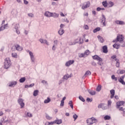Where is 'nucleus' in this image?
<instances>
[{"label": "nucleus", "mask_w": 125, "mask_h": 125, "mask_svg": "<svg viewBox=\"0 0 125 125\" xmlns=\"http://www.w3.org/2000/svg\"><path fill=\"white\" fill-rule=\"evenodd\" d=\"M11 66V61H10V59L9 58H6L5 59L4 62V69H8L9 67Z\"/></svg>", "instance_id": "1"}, {"label": "nucleus", "mask_w": 125, "mask_h": 125, "mask_svg": "<svg viewBox=\"0 0 125 125\" xmlns=\"http://www.w3.org/2000/svg\"><path fill=\"white\" fill-rule=\"evenodd\" d=\"M26 52H27L29 54L31 62L36 63V58L35 57V55H34V53H33V52L29 50H27Z\"/></svg>", "instance_id": "2"}, {"label": "nucleus", "mask_w": 125, "mask_h": 125, "mask_svg": "<svg viewBox=\"0 0 125 125\" xmlns=\"http://www.w3.org/2000/svg\"><path fill=\"white\" fill-rule=\"evenodd\" d=\"M87 124H90V125H93V124H97L98 120L94 117H91L86 120Z\"/></svg>", "instance_id": "3"}, {"label": "nucleus", "mask_w": 125, "mask_h": 125, "mask_svg": "<svg viewBox=\"0 0 125 125\" xmlns=\"http://www.w3.org/2000/svg\"><path fill=\"white\" fill-rule=\"evenodd\" d=\"M119 42L121 43L122 42H124V36H123V35L117 36L116 39L115 40H114L112 41V42Z\"/></svg>", "instance_id": "4"}, {"label": "nucleus", "mask_w": 125, "mask_h": 125, "mask_svg": "<svg viewBox=\"0 0 125 125\" xmlns=\"http://www.w3.org/2000/svg\"><path fill=\"white\" fill-rule=\"evenodd\" d=\"M24 100L21 98H20L18 100V103L20 105L21 109L24 107L25 106V103H24Z\"/></svg>", "instance_id": "5"}, {"label": "nucleus", "mask_w": 125, "mask_h": 125, "mask_svg": "<svg viewBox=\"0 0 125 125\" xmlns=\"http://www.w3.org/2000/svg\"><path fill=\"white\" fill-rule=\"evenodd\" d=\"M90 6V2L88 1L84 3L83 5L82 6V8L83 9H85L89 7Z\"/></svg>", "instance_id": "6"}, {"label": "nucleus", "mask_w": 125, "mask_h": 125, "mask_svg": "<svg viewBox=\"0 0 125 125\" xmlns=\"http://www.w3.org/2000/svg\"><path fill=\"white\" fill-rule=\"evenodd\" d=\"M125 104L124 101H119L116 103V108L119 109L121 106H123Z\"/></svg>", "instance_id": "7"}, {"label": "nucleus", "mask_w": 125, "mask_h": 125, "mask_svg": "<svg viewBox=\"0 0 125 125\" xmlns=\"http://www.w3.org/2000/svg\"><path fill=\"white\" fill-rule=\"evenodd\" d=\"M92 58L94 60H97L98 61H100L101 62H102L103 61V60L102 59V58H100L99 56L96 55L92 56Z\"/></svg>", "instance_id": "8"}, {"label": "nucleus", "mask_w": 125, "mask_h": 125, "mask_svg": "<svg viewBox=\"0 0 125 125\" xmlns=\"http://www.w3.org/2000/svg\"><path fill=\"white\" fill-rule=\"evenodd\" d=\"M75 63V61L74 60H69L65 63L66 67H69L72 65V64H74Z\"/></svg>", "instance_id": "9"}, {"label": "nucleus", "mask_w": 125, "mask_h": 125, "mask_svg": "<svg viewBox=\"0 0 125 125\" xmlns=\"http://www.w3.org/2000/svg\"><path fill=\"white\" fill-rule=\"evenodd\" d=\"M98 108H102L103 110H106V109L107 108V106L105 105V104H99V105L98 106Z\"/></svg>", "instance_id": "10"}, {"label": "nucleus", "mask_w": 125, "mask_h": 125, "mask_svg": "<svg viewBox=\"0 0 125 125\" xmlns=\"http://www.w3.org/2000/svg\"><path fill=\"white\" fill-rule=\"evenodd\" d=\"M101 20V22L103 23V26H106V23H105V22H106V17H105V16L104 15H102V18Z\"/></svg>", "instance_id": "11"}, {"label": "nucleus", "mask_w": 125, "mask_h": 125, "mask_svg": "<svg viewBox=\"0 0 125 125\" xmlns=\"http://www.w3.org/2000/svg\"><path fill=\"white\" fill-rule=\"evenodd\" d=\"M15 47L16 50H18V51H22V50H23V48L20 46L19 44L16 45Z\"/></svg>", "instance_id": "12"}, {"label": "nucleus", "mask_w": 125, "mask_h": 125, "mask_svg": "<svg viewBox=\"0 0 125 125\" xmlns=\"http://www.w3.org/2000/svg\"><path fill=\"white\" fill-rule=\"evenodd\" d=\"M103 51L104 53H108V47H107V45H104L103 47Z\"/></svg>", "instance_id": "13"}, {"label": "nucleus", "mask_w": 125, "mask_h": 125, "mask_svg": "<svg viewBox=\"0 0 125 125\" xmlns=\"http://www.w3.org/2000/svg\"><path fill=\"white\" fill-rule=\"evenodd\" d=\"M110 92L111 94L110 98L111 99H113V98H114V97L115 96V90L114 89L111 90L110 91Z\"/></svg>", "instance_id": "14"}, {"label": "nucleus", "mask_w": 125, "mask_h": 125, "mask_svg": "<svg viewBox=\"0 0 125 125\" xmlns=\"http://www.w3.org/2000/svg\"><path fill=\"white\" fill-rule=\"evenodd\" d=\"M17 82H16V81H14V82H11L10 83H9V86H10V87H14V86H15V85H17Z\"/></svg>", "instance_id": "15"}, {"label": "nucleus", "mask_w": 125, "mask_h": 125, "mask_svg": "<svg viewBox=\"0 0 125 125\" xmlns=\"http://www.w3.org/2000/svg\"><path fill=\"white\" fill-rule=\"evenodd\" d=\"M115 23L117 24V25H125V21H116Z\"/></svg>", "instance_id": "16"}, {"label": "nucleus", "mask_w": 125, "mask_h": 125, "mask_svg": "<svg viewBox=\"0 0 125 125\" xmlns=\"http://www.w3.org/2000/svg\"><path fill=\"white\" fill-rule=\"evenodd\" d=\"M11 13L12 15H13V16H15L16 15H17L18 12H17V10H16L15 9H13L11 11Z\"/></svg>", "instance_id": "17"}, {"label": "nucleus", "mask_w": 125, "mask_h": 125, "mask_svg": "<svg viewBox=\"0 0 125 125\" xmlns=\"http://www.w3.org/2000/svg\"><path fill=\"white\" fill-rule=\"evenodd\" d=\"M88 92L89 93V94H90V95H95V94H96V92L95 91L90 89L88 90Z\"/></svg>", "instance_id": "18"}, {"label": "nucleus", "mask_w": 125, "mask_h": 125, "mask_svg": "<svg viewBox=\"0 0 125 125\" xmlns=\"http://www.w3.org/2000/svg\"><path fill=\"white\" fill-rule=\"evenodd\" d=\"M52 13L50 12L46 11L44 15L46 16V17H51Z\"/></svg>", "instance_id": "19"}, {"label": "nucleus", "mask_w": 125, "mask_h": 125, "mask_svg": "<svg viewBox=\"0 0 125 125\" xmlns=\"http://www.w3.org/2000/svg\"><path fill=\"white\" fill-rule=\"evenodd\" d=\"M72 76L71 75H69V74H65L64 75V76L62 77V80H68L69 78H71Z\"/></svg>", "instance_id": "20"}, {"label": "nucleus", "mask_w": 125, "mask_h": 125, "mask_svg": "<svg viewBox=\"0 0 125 125\" xmlns=\"http://www.w3.org/2000/svg\"><path fill=\"white\" fill-rule=\"evenodd\" d=\"M97 38L98 39H99L100 42H101L102 43H103V42H104V39H103L102 37L99 35L98 36Z\"/></svg>", "instance_id": "21"}, {"label": "nucleus", "mask_w": 125, "mask_h": 125, "mask_svg": "<svg viewBox=\"0 0 125 125\" xmlns=\"http://www.w3.org/2000/svg\"><path fill=\"white\" fill-rule=\"evenodd\" d=\"M55 124H57V125H61V124H62V120L57 119L55 121Z\"/></svg>", "instance_id": "22"}, {"label": "nucleus", "mask_w": 125, "mask_h": 125, "mask_svg": "<svg viewBox=\"0 0 125 125\" xmlns=\"http://www.w3.org/2000/svg\"><path fill=\"white\" fill-rule=\"evenodd\" d=\"M59 16V14H56V13H52L51 17H54V18H57Z\"/></svg>", "instance_id": "23"}, {"label": "nucleus", "mask_w": 125, "mask_h": 125, "mask_svg": "<svg viewBox=\"0 0 125 125\" xmlns=\"http://www.w3.org/2000/svg\"><path fill=\"white\" fill-rule=\"evenodd\" d=\"M50 101H51V100L50 99V98L49 97H47V99H45L44 101V103L45 104H47V103H49V102H50Z\"/></svg>", "instance_id": "24"}, {"label": "nucleus", "mask_w": 125, "mask_h": 125, "mask_svg": "<svg viewBox=\"0 0 125 125\" xmlns=\"http://www.w3.org/2000/svg\"><path fill=\"white\" fill-rule=\"evenodd\" d=\"M58 34H59L60 36H62V35L64 34V29H62V28L60 29L58 31Z\"/></svg>", "instance_id": "25"}, {"label": "nucleus", "mask_w": 125, "mask_h": 125, "mask_svg": "<svg viewBox=\"0 0 125 125\" xmlns=\"http://www.w3.org/2000/svg\"><path fill=\"white\" fill-rule=\"evenodd\" d=\"M90 75H91V72H90L89 70H88L85 72L84 75V77H86V76H90Z\"/></svg>", "instance_id": "26"}, {"label": "nucleus", "mask_w": 125, "mask_h": 125, "mask_svg": "<svg viewBox=\"0 0 125 125\" xmlns=\"http://www.w3.org/2000/svg\"><path fill=\"white\" fill-rule=\"evenodd\" d=\"M25 114L26 117H29V118H32V117H33V115H32V113L30 112H25Z\"/></svg>", "instance_id": "27"}, {"label": "nucleus", "mask_w": 125, "mask_h": 125, "mask_svg": "<svg viewBox=\"0 0 125 125\" xmlns=\"http://www.w3.org/2000/svg\"><path fill=\"white\" fill-rule=\"evenodd\" d=\"M113 47H114V48H116V49H119L120 48V45L117 43H114L113 45Z\"/></svg>", "instance_id": "28"}, {"label": "nucleus", "mask_w": 125, "mask_h": 125, "mask_svg": "<svg viewBox=\"0 0 125 125\" xmlns=\"http://www.w3.org/2000/svg\"><path fill=\"white\" fill-rule=\"evenodd\" d=\"M38 94H39V90H35L33 92V96H38Z\"/></svg>", "instance_id": "29"}, {"label": "nucleus", "mask_w": 125, "mask_h": 125, "mask_svg": "<svg viewBox=\"0 0 125 125\" xmlns=\"http://www.w3.org/2000/svg\"><path fill=\"white\" fill-rule=\"evenodd\" d=\"M26 81L25 77H22L20 79V83H23Z\"/></svg>", "instance_id": "30"}, {"label": "nucleus", "mask_w": 125, "mask_h": 125, "mask_svg": "<svg viewBox=\"0 0 125 125\" xmlns=\"http://www.w3.org/2000/svg\"><path fill=\"white\" fill-rule=\"evenodd\" d=\"M78 56L80 58H82L83 57H85L84 53H79L78 54Z\"/></svg>", "instance_id": "31"}, {"label": "nucleus", "mask_w": 125, "mask_h": 125, "mask_svg": "<svg viewBox=\"0 0 125 125\" xmlns=\"http://www.w3.org/2000/svg\"><path fill=\"white\" fill-rule=\"evenodd\" d=\"M107 5L108 7H112V6H114V2L112 1H109L108 3L107 4Z\"/></svg>", "instance_id": "32"}, {"label": "nucleus", "mask_w": 125, "mask_h": 125, "mask_svg": "<svg viewBox=\"0 0 125 125\" xmlns=\"http://www.w3.org/2000/svg\"><path fill=\"white\" fill-rule=\"evenodd\" d=\"M68 104L71 107V109H74V105H73V101H70L68 103Z\"/></svg>", "instance_id": "33"}, {"label": "nucleus", "mask_w": 125, "mask_h": 125, "mask_svg": "<svg viewBox=\"0 0 125 125\" xmlns=\"http://www.w3.org/2000/svg\"><path fill=\"white\" fill-rule=\"evenodd\" d=\"M102 4L104 7H107L108 6V3H107V1H103L102 2Z\"/></svg>", "instance_id": "34"}, {"label": "nucleus", "mask_w": 125, "mask_h": 125, "mask_svg": "<svg viewBox=\"0 0 125 125\" xmlns=\"http://www.w3.org/2000/svg\"><path fill=\"white\" fill-rule=\"evenodd\" d=\"M102 87V86H101V85L100 84L98 85V86L97 87L96 91L98 92L100 91V90H101Z\"/></svg>", "instance_id": "35"}, {"label": "nucleus", "mask_w": 125, "mask_h": 125, "mask_svg": "<svg viewBox=\"0 0 125 125\" xmlns=\"http://www.w3.org/2000/svg\"><path fill=\"white\" fill-rule=\"evenodd\" d=\"M104 120H105V121L107 120H110V119H111V116H109V115H105L104 118Z\"/></svg>", "instance_id": "36"}, {"label": "nucleus", "mask_w": 125, "mask_h": 125, "mask_svg": "<svg viewBox=\"0 0 125 125\" xmlns=\"http://www.w3.org/2000/svg\"><path fill=\"white\" fill-rule=\"evenodd\" d=\"M12 57H14V58H17L18 57V56L16 53H12Z\"/></svg>", "instance_id": "37"}, {"label": "nucleus", "mask_w": 125, "mask_h": 125, "mask_svg": "<svg viewBox=\"0 0 125 125\" xmlns=\"http://www.w3.org/2000/svg\"><path fill=\"white\" fill-rule=\"evenodd\" d=\"M89 54V50H86L85 51V52H84V55H85V56H87V55H88Z\"/></svg>", "instance_id": "38"}, {"label": "nucleus", "mask_w": 125, "mask_h": 125, "mask_svg": "<svg viewBox=\"0 0 125 125\" xmlns=\"http://www.w3.org/2000/svg\"><path fill=\"white\" fill-rule=\"evenodd\" d=\"M99 31H100V27H97L93 30V33H97V32H98Z\"/></svg>", "instance_id": "39"}, {"label": "nucleus", "mask_w": 125, "mask_h": 125, "mask_svg": "<svg viewBox=\"0 0 125 125\" xmlns=\"http://www.w3.org/2000/svg\"><path fill=\"white\" fill-rule=\"evenodd\" d=\"M73 118L74 119V121H76L78 119V115L75 113H73Z\"/></svg>", "instance_id": "40"}, {"label": "nucleus", "mask_w": 125, "mask_h": 125, "mask_svg": "<svg viewBox=\"0 0 125 125\" xmlns=\"http://www.w3.org/2000/svg\"><path fill=\"white\" fill-rule=\"evenodd\" d=\"M79 99H80V100H81V101H82V102H84L85 101V100H84V99L83 98V96H80L79 97Z\"/></svg>", "instance_id": "41"}, {"label": "nucleus", "mask_w": 125, "mask_h": 125, "mask_svg": "<svg viewBox=\"0 0 125 125\" xmlns=\"http://www.w3.org/2000/svg\"><path fill=\"white\" fill-rule=\"evenodd\" d=\"M45 117L47 120H52V117L49 116V115H48L47 114H46Z\"/></svg>", "instance_id": "42"}, {"label": "nucleus", "mask_w": 125, "mask_h": 125, "mask_svg": "<svg viewBox=\"0 0 125 125\" xmlns=\"http://www.w3.org/2000/svg\"><path fill=\"white\" fill-rule=\"evenodd\" d=\"M46 124H47V125H54V124H55V121L51 122H47Z\"/></svg>", "instance_id": "43"}, {"label": "nucleus", "mask_w": 125, "mask_h": 125, "mask_svg": "<svg viewBox=\"0 0 125 125\" xmlns=\"http://www.w3.org/2000/svg\"><path fill=\"white\" fill-rule=\"evenodd\" d=\"M111 104H112V101L109 100L107 101V106L108 107H111Z\"/></svg>", "instance_id": "44"}, {"label": "nucleus", "mask_w": 125, "mask_h": 125, "mask_svg": "<svg viewBox=\"0 0 125 125\" xmlns=\"http://www.w3.org/2000/svg\"><path fill=\"white\" fill-rule=\"evenodd\" d=\"M101 10H105V8H100V7H98L97 8V11H100Z\"/></svg>", "instance_id": "45"}, {"label": "nucleus", "mask_w": 125, "mask_h": 125, "mask_svg": "<svg viewBox=\"0 0 125 125\" xmlns=\"http://www.w3.org/2000/svg\"><path fill=\"white\" fill-rule=\"evenodd\" d=\"M54 45H55V46H57L58 44V41H57V40H54Z\"/></svg>", "instance_id": "46"}, {"label": "nucleus", "mask_w": 125, "mask_h": 125, "mask_svg": "<svg viewBox=\"0 0 125 125\" xmlns=\"http://www.w3.org/2000/svg\"><path fill=\"white\" fill-rule=\"evenodd\" d=\"M28 16H29V17H31V18L34 17V15L33 14V13H28Z\"/></svg>", "instance_id": "47"}, {"label": "nucleus", "mask_w": 125, "mask_h": 125, "mask_svg": "<svg viewBox=\"0 0 125 125\" xmlns=\"http://www.w3.org/2000/svg\"><path fill=\"white\" fill-rule=\"evenodd\" d=\"M86 101L87 102H92V99H90L89 98H87Z\"/></svg>", "instance_id": "48"}, {"label": "nucleus", "mask_w": 125, "mask_h": 125, "mask_svg": "<svg viewBox=\"0 0 125 125\" xmlns=\"http://www.w3.org/2000/svg\"><path fill=\"white\" fill-rule=\"evenodd\" d=\"M116 66L117 68L120 67V61L116 62Z\"/></svg>", "instance_id": "49"}, {"label": "nucleus", "mask_w": 125, "mask_h": 125, "mask_svg": "<svg viewBox=\"0 0 125 125\" xmlns=\"http://www.w3.org/2000/svg\"><path fill=\"white\" fill-rule=\"evenodd\" d=\"M5 29V26H2L0 27V32L1 31H3V30H4Z\"/></svg>", "instance_id": "50"}, {"label": "nucleus", "mask_w": 125, "mask_h": 125, "mask_svg": "<svg viewBox=\"0 0 125 125\" xmlns=\"http://www.w3.org/2000/svg\"><path fill=\"white\" fill-rule=\"evenodd\" d=\"M19 28V24H16L15 26V30H18Z\"/></svg>", "instance_id": "51"}, {"label": "nucleus", "mask_w": 125, "mask_h": 125, "mask_svg": "<svg viewBox=\"0 0 125 125\" xmlns=\"http://www.w3.org/2000/svg\"><path fill=\"white\" fill-rule=\"evenodd\" d=\"M42 83H43L44 84H48L47 82L45 80H42Z\"/></svg>", "instance_id": "52"}, {"label": "nucleus", "mask_w": 125, "mask_h": 125, "mask_svg": "<svg viewBox=\"0 0 125 125\" xmlns=\"http://www.w3.org/2000/svg\"><path fill=\"white\" fill-rule=\"evenodd\" d=\"M43 43H45L47 45H49V43H48V42H47V41L46 40H44Z\"/></svg>", "instance_id": "53"}, {"label": "nucleus", "mask_w": 125, "mask_h": 125, "mask_svg": "<svg viewBox=\"0 0 125 125\" xmlns=\"http://www.w3.org/2000/svg\"><path fill=\"white\" fill-rule=\"evenodd\" d=\"M83 28L85 30H88V26L87 25H84Z\"/></svg>", "instance_id": "54"}, {"label": "nucleus", "mask_w": 125, "mask_h": 125, "mask_svg": "<svg viewBox=\"0 0 125 125\" xmlns=\"http://www.w3.org/2000/svg\"><path fill=\"white\" fill-rule=\"evenodd\" d=\"M39 41L40 42H41V43H44V40L42 39H40L39 40Z\"/></svg>", "instance_id": "55"}, {"label": "nucleus", "mask_w": 125, "mask_h": 125, "mask_svg": "<svg viewBox=\"0 0 125 125\" xmlns=\"http://www.w3.org/2000/svg\"><path fill=\"white\" fill-rule=\"evenodd\" d=\"M98 65H100V66H102V65H103V62H102L99 61V62H98Z\"/></svg>", "instance_id": "56"}, {"label": "nucleus", "mask_w": 125, "mask_h": 125, "mask_svg": "<svg viewBox=\"0 0 125 125\" xmlns=\"http://www.w3.org/2000/svg\"><path fill=\"white\" fill-rule=\"evenodd\" d=\"M91 64L92 66H96V62H91Z\"/></svg>", "instance_id": "57"}, {"label": "nucleus", "mask_w": 125, "mask_h": 125, "mask_svg": "<svg viewBox=\"0 0 125 125\" xmlns=\"http://www.w3.org/2000/svg\"><path fill=\"white\" fill-rule=\"evenodd\" d=\"M23 2L24 4H28L29 3V2L27 0H23Z\"/></svg>", "instance_id": "58"}, {"label": "nucleus", "mask_w": 125, "mask_h": 125, "mask_svg": "<svg viewBox=\"0 0 125 125\" xmlns=\"http://www.w3.org/2000/svg\"><path fill=\"white\" fill-rule=\"evenodd\" d=\"M60 106H64V101H61Z\"/></svg>", "instance_id": "59"}, {"label": "nucleus", "mask_w": 125, "mask_h": 125, "mask_svg": "<svg viewBox=\"0 0 125 125\" xmlns=\"http://www.w3.org/2000/svg\"><path fill=\"white\" fill-rule=\"evenodd\" d=\"M120 83H122V84H123V85H125V81L123 80L122 81H121V82H120Z\"/></svg>", "instance_id": "60"}, {"label": "nucleus", "mask_w": 125, "mask_h": 125, "mask_svg": "<svg viewBox=\"0 0 125 125\" xmlns=\"http://www.w3.org/2000/svg\"><path fill=\"white\" fill-rule=\"evenodd\" d=\"M125 70H121L120 72V74H125Z\"/></svg>", "instance_id": "61"}, {"label": "nucleus", "mask_w": 125, "mask_h": 125, "mask_svg": "<svg viewBox=\"0 0 125 125\" xmlns=\"http://www.w3.org/2000/svg\"><path fill=\"white\" fill-rule=\"evenodd\" d=\"M63 82H64V81H63L62 80H60L59 82V84H60L61 83H63Z\"/></svg>", "instance_id": "62"}, {"label": "nucleus", "mask_w": 125, "mask_h": 125, "mask_svg": "<svg viewBox=\"0 0 125 125\" xmlns=\"http://www.w3.org/2000/svg\"><path fill=\"white\" fill-rule=\"evenodd\" d=\"M60 28H64L65 27V25L63 24H61L60 26Z\"/></svg>", "instance_id": "63"}, {"label": "nucleus", "mask_w": 125, "mask_h": 125, "mask_svg": "<svg viewBox=\"0 0 125 125\" xmlns=\"http://www.w3.org/2000/svg\"><path fill=\"white\" fill-rule=\"evenodd\" d=\"M119 111H123L124 108L123 107H119Z\"/></svg>", "instance_id": "64"}]
</instances>
